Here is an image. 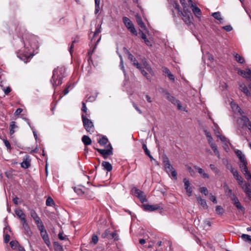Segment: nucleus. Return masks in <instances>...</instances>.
<instances>
[{"mask_svg":"<svg viewBox=\"0 0 251 251\" xmlns=\"http://www.w3.org/2000/svg\"><path fill=\"white\" fill-rule=\"evenodd\" d=\"M89 116V114H86V115H84L83 114L81 115V118L84 128L88 132L92 133L94 132L95 127L92 121L87 118Z\"/></svg>","mask_w":251,"mask_h":251,"instance_id":"nucleus-1","label":"nucleus"},{"mask_svg":"<svg viewBox=\"0 0 251 251\" xmlns=\"http://www.w3.org/2000/svg\"><path fill=\"white\" fill-rule=\"evenodd\" d=\"M163 93L166 97V98L173 104L176 105L179 110H182V106L181 105L180 101L176 99L174 96L171 95V94L167 91L164 90Z\"/></svg>","mask_w":251,"mask_h":251,"instance_id":"nucleus-2","label":"nucleus"},{"mask_svg":"<svg viewBox=\"0 0 251 251\" xmlns=\"http://www.w3.org/2000/svg\"><path fill=\"white\" fill-rule=\"evenodd\" d=\"M123 22L127 28L134 35H137V32L134 27L133 24L130 20L126 17L123 18Z\"/></svg>","mask_w":251,"mask_h":251,"instance_id":"nucleus-3","label":"nucleus"},{"mask_svg":"<svg viewBox=\"0 0 251 251\" xmlns=\"http://www.w3.org/2000/svg\"><path fill=\"white\" fill-rule=\"evenodd\" d=\"M97 151L100 153L104 159L107 158L109 155L113 154V148L110 144H109L106 150L97 149Z\"/></svg>","mask_w":251,"mask_h":251,"instance_id":"nucleus-4","label":"nucleus"},{"mask_svg":"<svg viewBox=\"0 0 251 251\" xmlns=\"http://www.w3.org/2000/svg\"><path fill=\"white\" fill-rule=\"evenodd\" d=\"M132 192L133 194L137 197L142 203H144L147 201L144 193L140 190L134 187L132 189Z\"/></svg>","mask_w":251,"mask_h":251,"instance_id":"nucleus-5","label":"nucleus"},{"mask_svg":"<svg viewBox=\"0 0 251 251\" xmlns=\"http://www.w3.org/2000/svg\"><path fill=\"white\" fill-rule=\"evenodd\" d=\"M189 4L191 5V8L194 15L198 18H200L201 15V9L194 3L191 0H188Z\"/></svg>","mask_w":251,"mask_h":251,"instance_id":"nucleus-6","label":"nucleus"},{"mask_svg":"<svg viewBox=\"0 0 251 251\" xmlns=\"http://www.w3.org/2000/svg\"><path fill=\"white\" fill-rule=\"evenodd\" d=\"M164 167L166 172L168 174L171 173L172 176L174 178V179L177 180V173L171 164H167V165L165 166Z\"/></svg>","mask_w":251,"mask_h":251,"instance_id":"nucleus-7","label":"nucleus"},{"mask_svg":"<svg viewBox=\"0 0 251 251\" xmlns=\"http://www.w3.org/2000/svg\"><path fill=\"white\" fill-rule=\"evenodd\" d=\"M143 209L145 211H153L158 209H162L163 208L161 207L158 204L150 205V204H143L142 205Z\"/></svg>","mask_w":251,"mask_h":251,"instance_id":"nucleus-8","label":"nucleus"},{"mask_svg":"<svg viewBox=\"0 0 251 251\" xmlns=\"http://www.w3.org/2000/svg\"><path fill=\"white\" fill-rule=\"evenodd\" d=\"M183 181L184 184V188L186 191L188 196L190 197L192 194V189L190 186L189 180L186 178H183Z\"/></svg>","mask_w":251,"mask_h":251,"instance_id":"nucleus-9","label":"nucleus"},{"mask_svg":"<svg viewBox=\"0 0 251 251\" xmlns=\"http://www.w3.org/2000/svg\"><path fill=\"white\" fill-rule=\"evenodd\" d=\"M86 187L84 186L79 185H77V186L74 187V190L75 193L77 194L78 195L83 197V196L85 195V192L86 190Z\"/></svg>","mask_w":251,"mask_h":251,"instance_id":"nucleus-10","label":"nucleus"},{"mask_svg":"<svg viewBox=\"0 0 251 251\" xmlns=\"http://www.w3.org/2000/svg\"><path fill=\"white\" fill-rule=\"evenodd\" d=\"M30 161L29 156L27 155H25L23 158V162L21 164V167L24 169L28 168L30 166Z\"/></svg>","mask_w":251,"mask_h":251,"instance_id":"nucleus-11","label":"nucleus"},{"mask_svg":"<svg viewBox=\"0 0 251 251\" xmlns=\"http://www.w3.org/2000/svg\"><path fill=\"white\" fill-rule=\"evenodd\" d=\"M39 230L40 231L41 235L42 237L43 238V239H44L45 243L48 246H49V245L50 244V242L48 235L47 232L46 230H45V228L43 229H40Z\"/></svg>","mask_w":251,"mask_h":251,"instance_id":"nucleus-12","label":"nucleus"},{"mask_svg":"<svg viewBox=\"0 0 251 251\" xmlns=\"http://www.w3.org/2000/svg\"><path fill=\"white\" fill-rule=\"evenodd\" d=\"M22 223L23 228L24 229L25 234L28 236H31L32 235V232L30 230V228L28 226V223L26 222V220H25L22 222Z\"/></svg>","mask_w":251,"mask_h":251,"instance_id":"nucleus-13","label":"nucleus"},{"mask_svg":"<svg viewBox=\"0 0 251 251\" xmlns=\"http://www.w3.org/2000/svg\"><path fill=\"white\" fill-rule=\"evenodd\" d=\"M238 74L246 78H249L251 79V70H250V69H247L246 71L240 70L238 71Z\"/></svg>","mask_w":251,"mask_h":251,"instance_id":"nucleus-14","label":"nucleus"},{"mask_svg":"<svg viewBox=\"0 0 251 251\" xmlns=\"http://www.w3.org/2000/svg\"><path fill=\"white\" fill-rule=\"evenodd\" d=\"M216 136H217V137L220 138V139L221 140L222 142H223L225 143V145L224 147V149L225 150L228 149V144H230L228 139H227L225 136L221 135H218V134H216Z\"/></svg>","mask_w":251,"mask_h":251,"instance_id":"nucleus-15","label":"nucleus"},{"mask_svg":"<svg viewBox=\"0 0 251 251\" xmlns=\"http://www.w3.org/2000/svg\"><path fill=\"white\" fill-rule=\"evenodd\" d=\"M15 214L21 220V222L26 220L25 219V215L21 209H17L15 210Z\"/></svg>","mask_w":251,"mask_h":251,"instance_id":"nucleus-16","label":"nucleus"},{"mask_svg":"<svg viewBox=\"0 0 251 251\" xmlns=\"http://www.w3.org/2000/svg\"><path fill=\"white\" fill-rule=\"evenodd\" d=\"M191 14H181L179 15L181 16L183 21L187 25H190L191 23L190 16Z\"/></svg>","mask_w":251,"mask_h":251,"instance_id":"nucleus-17","label":"nucleus"},{"mask_svg":"<svg viewBox=\"0 0 251 251\" xmlns=\"http://www.w3.org/2000/svg\"><path fill=\"white\" fill-rule=\"evenodd\" d=\"M239 89L243 92L247 96H250L251 93L250 92L247 87L244 83H241L239 85Z\"/></svg>","mask_w":251,"mask_h":251,"instance_id":"nucleus-18","label":"nucleus"},{"mask_svg":"<svg viewBox=\"0 0 251 251\" xmlns=\"http://www.w3.org/2000/svg\"><path fill=\"white\" fill-rule=\"evenodd\" d=\"M136 20L138 25L142 29H145L146 26L143 22L141 17L139 15L135 16Z\"/></svg>","mask_w":251,"mask_h":251,"instance_id":"nucleus-19","label":"nucleus"},{"mask_svg":"<svg viewBox=\"0 0 251 251\" xmlns=\"http://www.w3.org/2000/svg\"><path fill=\"white\" fill-rule=\"evenodd\" d=\"M100 38L99 37L97 40L95 42V47L93 48V49L92 50H90L89 51H88V55L89 56V58L88 59V61L89 62V63H90V62H92V57H91V55L93 53V52H94V50H95V48L97 45V44H98V43L99 42V41H100Z\"/></svg>","mask_w":251,"mask_h":251,"instance_id":"nucleus-20","label":"nucleus"},{"mask_svg":"<svg viewBox=\"0 0 251 251\" xmlns=\"http://www.w3.org/2000/svg\"><path fill=\"white\" fill-rule=\"evenodd\" d=\"M194 168L198 171V173L201 175L202 178H208L209 177V175L207 174L204 173L202 169L198 167L197 166H195Z\"/></svg>","mask_w":251,"mask_h":251,"instance_id":"nucleus-21","label":"nucleus"},{"mask_svg":"<svg viewBox=\"0 0 251 251\" xmlns=\"http://www.w3.org/2000/svg\"><path fill=\"white\" fill-rule=\"evenodd\" d=\"M101 32V30H100V27H97L96 29V30L94 32V35H93V36L91 39V42H92L93 41H95V42L97 40V39L100 37V36L99 35V33Z\"/></svg>","mask_w":251,"mask_h":251,"instance_id":"nucleus-22","label":"nucleus"},{"mask_svg":"<svg viewBox=\"0 0 251 251\" xmlns=\"http://www.w3.org/2000/svg\"><path fill=\"white\" fill-rule=\"evenodd\" d=\"M235 153L238 156V157L239 158L240 160V162H244L247 161L246 157L245 155L242 153V152L240 150H237L235 151Z\"/></svg>","mask_w":251,"mask_h":251,"instance_id":"nucleus-23","label":"nucleus"},{"mask_svg":"<svg viewBox=\"0 0 251 251\" xmlns=\"http://www.w3.org/2000/svg\"><path fill=\"white\" fill-rule=\"evenodd\" d=\"M83 197H85L89 200H91L94 199V195L92 191H91L89 189L86 188V190L85 192V195L83 196Z\"/></svg>","mask_w":251,"mask_h":251,"instance_id":"nucleus-24","label":"nucleus"},{"mask_svg":"<svg viewBox=\"0 0 251 251\" xmlns=\"http://www.w3.org/2000/svg\"><path fill=\"white\" fill-rule=\"evenodd\" d=\"M101 166L103 167V169L107 172H110L112 169L111 164L108 162L103 161L101 163Z\"/></svg>","mask_w":251,"mask_h":251,"instance_id":"nucleus-25","label":"nucleus"},{"mask_svg":"<svg viewBox=\"0 0 251 251\" xmlns=\"http://www.w3.org/2000/svg\"><path fill=\"white\" fill-rule=\"evenodd\" d=\"M82 141L85 146H88L91 144L92 140L87 135H83L82 137Z\"/></svg>","mask_w":251,"mask_h":251,"instance_id":"nucleus-26","label":"nucleus"},{"mask_svg":"<svg viewBox=\"0 0 251 251\" xmlns=\"http://www.w3.org/2000/svg\"><path fill=\"white\" fill-rule=\"evenodd\" d=\"M224 188L226 196L230 197L232 195L234 194L232 193V190L230 189L226 184H224Z\"/></svg>","mask_w":251,"mask_h":251,"instance_id":"nucleus-27","label":"nucleus"},{"mask_svg":"<svg viewBox=\"0 0 251 251\" xmlns=\"http://www.w3.org/2000/svg\"><path fill=\"white\" fill-rule=\"evenodd\" d=\"M231 107L233 111L235 113H239L240 114L241 113V109L236 103L231 102Z\"/></svg>","mask_w":251,"mask_h":251,"instance_id":"nucleus-28","label":"nucleus"},{"mask_svg":"<svg viewBox=\"0 0 251 251\" xmlns=\"http://www.w3.org/2000/svg\"><path fill=\"white\" fill-rule=\"evenodd\" d=\"M233 55H234V58L237 62L241 64H243L244 63L245 60L243 57H242L241 56H240V55L236 53H234Z\"/></svg>","mask_w":251,"mask_h":251,"instance_id":"nucleus-29","label":"nucleus"},{"mask_svg":"<svg viewBox=\"0 0 251 251\" xmlns=\"http://www.w3.org/2000/svg\"><path fill=\"white\" fill-rule=\"evenodd\" d=\"M197 200L199 202V203L203 207L204 209H207L208 208V206L207 205L206 202L205 200L202 199L201 197H197Z\"/></svg>","mask_w":251,"mask_h":251,"instance_id":"nucleus-30","label":"nucleus"},{"mask_svg":"<svg viewBox=\"0 0 251 251\" xmlns=\"http://www.w3.org/2000/svg\"><path fill=\"white\" fill-rule=\"evenodd\" d=\"M212 16L215 19L218 20L220 23H222L223 19L221 17V15L220 12H216L212 14Z\"/></svg>","mask_w":251,"mask_h":251,"instance_id":"nucleus-31","label":"nucleus"},{"mask_svg":"<svg viewBox=\"0 0 251 251\" xmlns=\"http://www.w3.org/2000/svg\"><path fill=\"white\" fill-rule=\"evenodd\" d=\"M140 33H141V38L144 40V42L146 43V44L148 46H151V42L147 38L145 34L141 30L140 31Z\"/></svg>","mask_w":251,"mask_h":251,"instance_id":"nucleus-32","label":"nucleus"},{"mask_svg":"<svg viewBox=\"0 0 251 251\" xmlns=\"http://www.w3.org/2000/svg\"><path fill=\"white\" fill-rule=\"evenodd\" d=\"M17 126L16 125V122L14 121H12L10 123V134L12 135L14 133L15 130L14 129L17 128Z\"/></svg>","mask_w":251,"mask_h":251,"instance_id":"nucleus-33","label":"nucleus"},{"mask_svg":"<svg viewBox=\"0 0 251 251\" xmlns=\"http://www.w3.org/2000/svg\"><path fill=\"white\" fill-rule=\"evenodd\" d=\"M234 178L238 181L239 184L241 185L243 183V179L242 176L239 174L238 172L234 173L233 175Z\"/></svg>","mask_w":251,"mask_h":251,"instance_id":"nucleus-34","label":"nucleus"},{"mask_svg":"<svg viewBox=\"0 0 251 251\" xmlns=\"http://www.w3.org/2000/svg\"><path fill=\"white\" fill-rule=\"evenodd\" d=\"M247 165H248L247 161L244 162H240V163L239 164V167H240V168L242 172L248 170Z\"/></svg>","mask_w":251,"mask_h":251,"instance_id":"nucleus-35","label":"nucleus"},{"mask_svg":"<svg viewBox=\"0 0 251 251\" xmlns=\"http://www.w3.org/2000/svg\"><path fill=\"white\" fill-rule=\"evenodd\" d=\"M108 142V139L106 137H105V136H102L98 141V143L101 146H104V145H105Z\"/></svg>","mask_w":251,"mask_h":251,"instance_id":"nucleus-36","label":"nucleus"},{"mask_svg":"<svg viewBox=\"0 0 251 251\" xmlns=\"http://www.w3.org/2000/svg\"><path fill=\"white\" fill-rule=\"evenodd\" d=\"M10 245L11 248H12L14 250L16 249L19 247V246H20L18 242L16 240L11 241L10 242Z\"/></svg>","mask_w":251,"mask_h":251,"instance_id":"nucleus-37","label":"nucleus"},{"mask_svg":"<svg viewBox=\"0 0 251 251\" xmlns=\"http://www.w3.org/2000/svg\"><path fill=\"white\" fill-rule=\"evenodd\" d=\"M100 0H95V13L96 14H97L100 11Z\"/></svg>","mask_w":251,"mask_h":251,"instance_id":"nucleus-38","label":"nucleus"},{"mask_svg":"<svg viewBox=\"0 0 251 251\" xmlns=\"http://www.w3.org/2000/svg\"><path fill=\"white\" fill-rule=\"evenodd\" d=\"M242 188L244 190L245 193L251 190V185L249 183L244 184L242 185Z\"/></svg>","mask_w":251,"mask_h":251,"instance_id":"nucleus-39","label":"nucleus"},{"mask_svg":"<svg viewBox=\"0 0 251 251\" xmlns=\"http://www.w3.org/2000/svg\"><path fill=\"white\" fill-rule=\"evenodd\" d=\"M53 247L55 251H63L62 246L57 242L53 243Z\"/></svg>","mask_w":251,"mask_h":251,"instance_id":"nucleus-40","label":"nucleus"},{"mask_svg":"<svg viewBox=\"0 0 251 251\" xmlns=\"http://www.w3.org/2000/svg\"><path fill=\"white\" fill-rule=\"evenodd\" d=\"M34 221L39 229L44 228V226L40 218L38 219L34 220Z\"/></svg>","mask_w":251,"mask_h":251,"instance_id":"nucleus-41","label":"nucleus"},{"mask_svg":"<svg viewBox=\"0 0 251 251\" xmlns=\"http://www.w3.org/2000/svg\"><path fill=\"white\" fill-rule=\"evenodd\" d=\"M241 237L245 242L251 243V236L249 235L243 234Z\"/></svg>","mask_w":251,"mask_h":251,"instance_id":"nucleus-42","label":"nucleus"},{"mask_svg":"<svg viewBox=\"0 0 251 251\" xmlns=\"http://www.w3.org/2000/svg\"><path fill=\"white\" fill-rule=\"evenodd\" d=\"M46 204L47 206H51L54 205V202L53 199L50 197H49L46 201Z\"/></svg>","mask_w":251,"mask_h":251,"instance_id":"nucleus-43","label":"nucleus"},{"mask_svg":"<svg viewBox=\"0 0 251 251\" xmlns=\"http://www.w3.org/2000/svg\"><path fill=\"white\" fill-rule=\"evenodd\" d=\"M173 7L176 10L178 15L182 14V11L180 10L179 5L177 2L174 1L173 3Z\"/></svg>","mask_w":251,"mask_h":251,"instance_id":"nucleus-44","label":"nucleus"},{"mask_svg":"<svg viewBox=\"0 0 251 251\" xmlns=\"http://www.w3.org/2000/svg\"><path fill=\"white\" fill-rule=\"evenodd\" d=\"M30 216L34 220L38 219L39 217L38 216L37 214L35 212V211L33 209L30 210Z\"/></svg>","mask_w":251,"mask_h":251,"instance_id":"nucleus-45","label":"nucleus"},{"mask_svg":"<svg viewBox=\"0 0 251 251\" xmlns=\"http://www.w3.org/2000/svg\"><path fill=\"white\" fill-rule=\"evenodd\" d=\"M216 212L219 215H222L224 212V209L220 205H218L216 208Z\"/></svg>","mask_w":251,"mask_h":251,"instance_id":"nucleus-46","label":"nucleus"},{"mask_svg":"<svg viewBox=\"0 0 251 251\" xmlns=\"http://www.w3.org/2000/svg\"><path fill=\"white\" fill-rule=\"evenodd\" d=\"M210 168L215 174H219L220 170L214 165L210 164Z\"/></svg>","mask_w":251,"mask_h":251,"instance_id":"nucleus-47","label":"nucleus"},{"mask_svg":"<svg viewBox=\"0 0 251 251\" xmlns=\"http://www.w3.org/2000/svg\"><path fill=\"white\" fill-rule=\"evenodd\" d=\"M234 205L238 209L241 210V211L243 212L245 211V208L243 207V206H242L240 201L236 202V203L234 204Z\"/></svg>","mask_w":251,"mask_h":251,"instance_id":"nucleus-48","label":"nucleus"},{"mask_svg":"<svg viewBox=\"0 0 251 251\" xmlns=\"http://www.w3.org/2000/svg\"><path fill=\"white\" fill-rule=\"evenodd\" d=\"M183 10L182 11V14H191L190 11L189 10L188 6H184L183 7Z\"/></svg>","mask_w":251,"mask_h":251,"instance_id":"nucleus-49","label":"nucleus"},{"mask_svg":"<svg viewBox=\"0 0 251 251\" xmlns=\"http://www.w3.org/2000/svg\"><path fill=\"white\" fill-rule=\"evenodd\" d=\"M242 121H243L244 125L245 126H247V124H248L249 123L251 122L249 118L246 116H242Z\"/></svg>","mask_w":251,"mask_h":251,"instance_id":"nucleus-50","label":"nucleus"},{"mask_svg":"<svg viewBox=\"0 0 251 251\" xmlns=\"http://www.w3.org/2000/svg\"><path fill=\"white\" fill-rule=\"evenodd\" d=\"M3 141L4 143L5 146L7 148V149L9 150V151H11V145H10L9 142L8 140H7L6 139H3Z\"/></svg>","mask_w":251,"mask_h":251,"instance_id":"nucleus-51","label":"nucleus"},{"mask_svg":"<svg viewBox=\"0 0 251 251\" xmlns=\"http://www.w3.org/2000/svg\"><path fill=\"white\" fill-rule=\"evenodd\" d=\"M142 148L144 150V151H145V154L146 155H149L150 154V151L148 149L147 147V146H146V145L145 144L143 143L142 144Z\"/></svg>","mask_w":251,"mask_h":251,"instance_id":"nucleus-52","label":"nucleus"},{"mask_svg":"<svg viewBox=\"0 0 251 251\" xmlns=\"http://www.w3.org/2000/svg\"><path fill=\"white\" fill-rule=\"evenodd\" d=\"M128 58L131 61L132 64L133 63L137 62V60L132 54H129Z\"/></svg>","mask_w":251,"mask_h":251,"instance_id":"nucleus-53","label":"nucleus"},{"mask_svg":"<svg viewBox=\"0 0 251 251\" xmlns=\"http://www.w3.org/2000/svg\"><path fill=\"white\" fill-rule=\"evenodd\" d=\"M163 163L164 164V166L167 165V164H171L169 158L166 156L163 157Z\"/></svg>","mask_w":251,"mask_h":251,"instance_id":"nucleus-54","label":"nucleus"},{"mask_svg":"<svg viewBox=\"0 0 251 251\" xmlns=\"http://www.w3.org/2000/svg\"><path fill=\"white\" fill-rule=\"evenodd\" d=\"M230 198L233 201L234 204L236 203V202L239 201L236 196L235 195V194H233L231 196H230Z\"/></svg>","mask_w":251,"mask_h":251,"instance_id":"nucleus-55","label":"nucleus"},{"mask_svg":"<svg viewBox=\"0 0 251 251\" xmlns=\"http://www.w3.org/2000/svg\"><path fill=\"white\" fill-rule=\"evenodd\" d=\"M73 88V86L72 84L69 85L64 90V96L67 95L69 92V89H72Z\"/></svg>","mask_w":251,"mask_h":251,"instance_id":"nucleus-56","label":"nucleus"},{"mask_svg":"<svg viewBox=\"0 0 251 251\" xmlns=\"http://www.w3.org/2000/svg\"><path fill=\"white\" fill-rule=\"evenodd\" d=\"M200 192L204 194L205 196L207 195L208 190L205 187H202L200 188Z\"/></svg>","mask_w":251,"mask_h":251,"instance_id":"nucleus-57","label":"nucleus"},{"mask_svg":"<svg viewBox=\"0 0 251 251\" xmlns=\"http://www.w3.org/2000/svg\"><path fill=\"white\" fill-rule=\"evenodd\" d=\"M98 237L96 235H93L92 238V242L94 244H96L98 243Z\"/></svg>","mask_w":251,"mask_h":251,"instance_id":"nucleus-58","label":"nucleus"},{"mask_svg":"<svg viewBox=\"0 0 251 251\" xmlns=\"http://www.w3.org/2000/svg\"><path fill=\"white\" fill-rule=\"evenodd\" d=\"M120 66L121 68V69L123 71L124 73H125V68H124V62H123V58L122 57V56L121 55H120Z\"/></svg>","mask_w":251,"mask_h":251,"instance_id":"nucleus-59","label":"nucleus"},{"mask_svg":"<svg viewBox=\"0 0 251 251\" xmlns=\"http://www.w3.org/2000/svg\"><path fill=\"white\" fill-rule=\"evenodd\" d=\"M144 66L145 67V68H146V69L150 73H151V66L148 65L147 63H144Z\"/></svg>","mask_w":251,"mask_h":251,"instance_id":"nucleus-60","label":"nucleus"},{"mask_svg":"<svg viewBox=\"0 0 251 251\" xmlns=\"http://www.w3.org/2000/svg\"><path fill=\"white\" fill-rule=\"evenodd\" d=\"M187 169L192 176H193L195 175V171L192 169V168L191 167L188 166L187 167Z\"/></svg>","mask_w":251,"mask_h":251,"instance_id":"nucleus-61","label":"nucleus"},{"mask_svg":"<svg viewBox=\"0 0 251 251\" xmlns=\"http://www.w3.org/2000/svg\"><path fill=\"white\" fill-rule=\"evenodd\" d=\"M223 28L225 29L226 31H230L231 30H232V27L230 25H226L223 27Z\"/></svg>","mask_w":251,"mask_h":251,"instance_id":"nucleus-62","label":"nucleus"},{"mask_svg":"<svg viewBox=\"0 0 251 251\" xmlns=\"http://www.w3.org/2000/svg\"><path fill=\"white\" fill-rule=\"evenodd\" d=\"M132 105H133V106L134 107V108L139 113H140V114L142 113V111L138 108V107L135 103V102H133Z\"/></svg>","mask_w":251,"mask_h":251,"instance_id":"nucleus-63","label":"nucleus"},{"mask_svg":"<svg viewBox=\"0 0 251 251\" xmlns=\"http://www.w3.org/2000/svg\"><path fill=\"white\" fill-rule=\"evenodd\" d=\"M133 65L134 66L136 67L137 68H138L140 70H141L142 69H143V68L141 67V65L137 61L136 62L133 63Z\"/></svg>","mask_w":251,"mask_h":251,"instance_id":"nucleus-64","label":"nucleus"}]
</instances>
